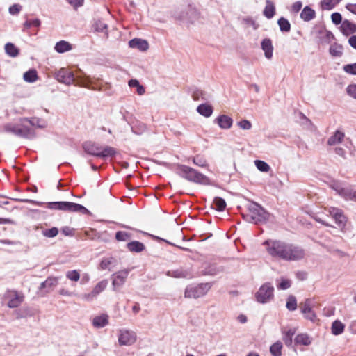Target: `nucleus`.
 I'll list each match as a JSON object with an SVG mask.
<instances>
[{
  "instance_id": "nucleus-1",
  "label": "nucleus",
  "mask_w": 356,
  "mask_h": 356,
  "mask_svg": "<svg viewBox=\"0 0 356 356\" xmlns=\"http://www.w3.org/2000/svg\"><path fill=\"white\" fill-rule=\"evenodd\" d=\"M267 252L273 257L284 261L300 260L305 257V250L296 245L281 241L269 240L264 243Z\"/></svg>"
},
{
  "instance_id": "nucleus-2",
  "label": "nucleus",
  "mask_w": 356,
  "mask_h": 356,
  "mask_svg": "<svg viewBox=\"0 0 356 356\" xmlns=\"http://www.w3.org/2000/svg\"><path fill=\"white\" fill-rule=\"evenodd\" d=\"M86 153L99 158L106 159L114 156L116 154L115 148L109 146H102L92 141H87L83 144Z\"/></svg>"
},
{
  "instance_id": "nucleus-3",
  "label": "nucleus",
  "mask_w": 356,
  "mask_h": 356,
  "mask_svg": "<svg viewBox=\"0 0 356 356\" xmlns=\"http://www.w3.org/2000/svg\"><path fill=\"white\" fill-rule=\"evenodd\" d=\"M55 76L59 82L63 83L66 85H70L77 81V84L86 87L87 84L90 82L89 76L86 74H83V76L77 75L75 77L72 72L65 68H62L56 72Z\"/></svg>"
},
{
  "instance_id": "nucleus-4",
  "label": "nucleus",
  "mask_w": 356,
  "mask_h": 356,
  "mask_svg": "<svg viewBox=\"0 0 356 356\" xmlns=\"http://www.w3.org/2000/svg\"><path fill=\"white\" fill-rule=\"evenodd\" d=\"M176 170L179 175L190 181L202 184H208V178L192 168L180 165L177 166Z\"/></svg>"
},
{
  "instance_id": "nucleus-5",
  "label": "nucleus",
  "mask_w": 356,
  "mask_h": 356,
  "mask_svg": "<svg viewBox=\"0 0 356 356\" xmlns=\"http://www.w3.org/2000/svg\"><path fill=\"white\" fill-rule=\"evenodd\" d=\"M248 209L249 213L243 216L244 218L248 222L254 223L264 222L268 218V213L257 203H250Z\"/></svg>"
},
{
  "instance_id": "nucleus-6",
  "label": "nucleus",
  "mask_w": 356,
  "mask_h": 356,
  "mask_svg": "<svg viewBox=\"0 0 356 356\" xmlns=\"http://www.w3.org/2000/svg\"><path fill=\"white\" fill-rule=\"evenodd\" d=\"M47 207L49 209L60 210L67 212H80L82 213H88L89 212L83 206L70 202H49Z\"/></svg>"
},
{
  "instance_id": "nucleus-7",
  "label": "nucleus",
  "mask_w": 356,
  "mask_h": 356,
  "mask_svg": "<svg viewBox=\"0 0 356 356\" xmlns=\"http://www.w3.org/2000/svg\"><path fill=\"white\" fill-rule=\"evenodd\" d=\"M274 298V286L270 282L263 284L255 293L257 301L261 304L271 301Z\"/></svg>"
},
{
  "instance_id": "nucleus-8",
  "label": "nucleus",
  "mask_w": 356,
  "mask_h": 356,
  "mask_svg": "<svg viewBox=\"0 0 356 356\" xmlns=\"http://www.w3.org/2000/svg\"><path fill=\"white\" fill-rule=\"evenodd\" d=\"M325 210L334 219L335 223L341 231L342 232H345L347 217L345 216L343 211L341 209L334 207H326L325 208Z\"/></svg>"
},
{
  "instance_id": "nucleus-9",
  "label": "nucleus",
  "mask_w": 356,
  "mask_h": 356,
  "mask_svg": "<svg viewBox=\"0 0 356 356\" xmlns=\"http://www.w3.org/2000/svg\"><path fill=\"white\" fill-rule=\"evenodd\" d=\"M332 188L338 195L347 201L356 202V188L353 186H342L339 183L334 182L332 184Z\"/></svg>"
},
{
  "instance_id": "nucleus-10",
  "label": "nucleus",
  "mask_w": 356,
  "mask_h": 356,
  "mask_svg": "<svg viewBox=\"0 0 356 356\" xmlns=\"http://www.w3.org/2000/svg\"><path fill=\"white\" fill-rule=\"evenodd\" d=\"M4 129L6 132H10L16 136L26 138H32L35 136L33 131L24 124L19 125L9 124L5 125Z\"/></svg>"
},
{
  "instance_id": "nucleus-11",
  "label": "nucleus",
  "mask_w": 356,
  "mask_h": 356,
  "mask_svg": "<svg viewBox=\"0 0 356 356\" xmlns=\"http://www.w3.org/2000/svg\"><path fill=\"white\" fill-rule=\"evenodd\" d=\"M208 283L200 284L197 286H188L185 290V297L189 298H198L204 296L210 289Z\"/></svg>"
},
{
  "instance_id": "nucleus-12",
  "label": "nucleus",
  "mask_w": 356,
  "mask_h": 356,
  "mask_svg": "<svg viewBox=\"0 0 356 356\" xmlns=\"http://www.w3.org/2000/svg\"><path fill=\"white\" fill-rule=\"evenodd\" d=\"M5 299L8 300V307L15 308L19 307L24 301V296L22 293L15 290H8L4 294Z\"/></svg>"
},
{
  "instance_id": "nucleus-13",
  "label": "nucleus",
  "mask_w": 356,
  "mask_h": 356,
  "mask_svg": "<svg viewBox=\"0 0 356 356\" xmlns=\"http://www.w3.org/2000/svg\"><path fill=\"white\" fill-rule=\"evenodd\" d=\"M137 339L136 332L131 330L121 329L119 330L118 343L120 346H131Z\"/></svg>"
},
{
  "instance_id": "nucleus-14",
  "label": "nucleus",
  "mask_w": 356,
  "mask_h": 356,
  "mask_svg": "<svg viewBox=\"0 0 356 356\" xmlns=\"http://www.w3.org/2000/svg\"><path fill=\"white\" fill-rule=\"evenodd\" d=\"M129 273V270L125 269L118 271L113 275L112 284L114 290H117L124 284Z\"/></svg>"
},
{
  "instance_id": "nucleus-15",
  "label": "nucleus",
  "mask_w": 356,
  "mask_h": 356,
  "mask_svg": "<svg viewBox=\"0 0 356 356\" xmlns=\"http://www.w3.org/2000/svg\"><path fill=\"white\" fill-rule=\"evenodd\" d=\"M301 312L305 315V317L312 321L316 319V314L312 310V301L307 299L304 302L300 305Z\"/></svg>"
},
{
  "instance_id": "nucleus-16",
  "label": "nucleus",
  "mask_w": 356,
  "mask_h": 356,
  "mask_svg": "<svg viewBox=\"0 0 356 356\" xmlns=\"http://www.w3.org/2000/svg\"><path fill=\"white\" fill-rule=\"evenodd\" d=\"M215 122L222 129H229L232 127L233 120L227 115H220L216 118Z\"/></svg>"
},
{
  "instance_id": "nucleus-17",
  "label": "nucleus",
  "mask_w": 356,
  "mask_h": 356,
  "mask_svg": "<svg viewBox=\"0 0 356 356\" xmlns=\"http://www.w3.org/2000/svg\"><path fill=\"white\" fill-rule=\"evenodd\" d=\"M129 45L131 48H136L140 51H145L148 49V42L140 38H134L129 42Z\"/></svg>"
},
{
  "instance_id": "nucleus-18",
  "label": "nucleus",
  "mask_w": 356,
  "mask_h": 356,
  "mask_svg": "<svg viewBox=\"0 0 356 356\" xmlns=\"http://www.w3.org/2000/svg\"><path fill=\"white\" fill-rule=\"evenodd\" d=\"M261 47L264 52L265 57L268 60L271 59L273 52L272 41L269 38H265L262 40Z\"/></svg>"
},
{
  "instance_id": "nucleus-19",
  "label": "nucleus",
  "mask_w": 356,
  "mask_h": 356,
  "mask_svg": "<svg viewBox=\"0 0 356 356\" xmlns=\"http://www.w3.org/2000/svg\"><path fill=\"white\" fill-rule=\"evenodd\" d=\"M341 31L346 36L353 34L356 32V24L345 19L341 25Z\"/></svg>"
},
{
  "instance_id": "nucleus-20",
  "label": "nucleus",
  "mask_w": 356,
  "mask_h": 356,
  "mask_svg": "<svg viewBox=\"0 0 356 356\" xmlns=\"http://www.w3.org/2000/svg\"><path fill=\"white\" fill-rule=\"evenodd\" d=\"M108 324V316L103 314L95 316L92 320V325L96 328H102Z\"/></svg>"
},
{
  "instance_id": "nucleus-21",
  "label": "nucleus",
  "mask_w": 356,
  "mask_h": 356,
  "mask_svg": "<svg viewBox=\"0 0 356 356\" xmlns=\"http://www.w3.org/2000/svg\"><path fill=\"white\" fill-rule=\"evenodd\" d=\"M345 137L344 133L340 131H336L333 135H332L327 140L329 145H335L341 143Z\"/></svg>"
},
{
  "instance_id": "nucleus-22",
  "label": "nucleus",
  "mask_w": 356,
  "mask_h": 356,
  "mask_svg": "<svg viewBox=\"0 0 356 356\" xmlns=\"http://www.w3.org/2000/svg\"><path fill=\"white\" fill-rule=\"evenodd\" d=\"M316 16L314 10L309 6H305L300 13V17L305 22H309L313 19Z\"/></svg>"
},
{
  "instance_id": "nucleus-23",
  "label": "nucleus",
  "mask_w": 356,
  "mask_h": 356,
  "mask_svg": "<svg viewBox=\"0 0 356 356\" xmlns=\"http://www.w3.org/2000/svg\"><path fill=\"white\" fill-rule=\"evenodd\" d=\"M213 108L211 105L207 104H202L197 108V111L205 118L210 117L213 113Z\"/></svg>"
},
{
  "instance_id": "nucleus-24",
  "label": "nucleus",
  "mask_w": 356,
  "mask_h": 356,
  "mask_svg": "<svg viewBox=\"0 0 356 356\" xmlns=\"http://www.w3.org/2000/svg\"><path fill=\"white\" fill-rule=\"evenodd\" d=\"M296 332V328H289L287 330L283 331V341L286 346L289 347L291 346L293 341L292 338Z\"/></svg>"
},
{
  "instance_id": "nucleus-25",
  "label": "nucleus",
  "mask_w": 356,
  "mask_h": 356,
  "mask_svg": "<svg viewBox=\"0 0 356 356\" xmlns=\"http://www.w3.org/2000/svg\"><path fill=\"white\" fill-rule=\"evenodd\" d=\"M275 13V8L274 3L270 0H266V6L263 13L264 15L268 19H270L274 16Z\"/></svg>"
},
{
  "instance_id": "nucleus-26",
  "label": "nucleus",
  "mask_w": 356,
  "mask_h": 356,
  "mask_svg": "<svg viewBox=\"0 0 356 356\" xmlns=\"http://www.w3.org/2000/svg\"><path fill=\"white\" fill-rule=\"evenodd\" d=\"M127 248L130 252H141L145 249V245L141 242L134 241L127 244Z\"/></svg>"
},
{
  "instance_id": "nucleus-27",
  "label": "nucleus",
  "mask_w": 356,
  "mask_h": 356,
  "mask_svg": "<svg viewBox=\"0 0 356 356\" xmlns=\"http://www.w3.org/2000/svg\"><path fill=\"white\" fill-rule=\"evenodd\" d=\"M58 53H64L72 49V45L67 41L61 40L57 42L54 47Z\"/></svg>"
},
{
  "instance_id": "nucleus-28",
  "label": "nucleus",
  "mask_w": 356,
  "mask_h": 356,
  "mask_svg": "<svg viewBox=\"0 0 356 356\" xmlns=\"http://www.w3.org/2000/svg\"><path fill=\"white\" fill-rule=\"evenodd\" d=\"M345 325L340 321H334L331 327L332 333L334 335H339L344 331Z\"/></svg>"
},
{
  "instance_id": "nucleus-29",
  "label": "nucleus",
  "mask_w": 356,
  "mask_h": 356,
  "mask_svg": "<svg viewBox=\"0 0 356 356\" xmlns=\"http://www.w3.org/2000/svg\"><path fill=\"white\" fill-rule=\"evenodd\" d=\"M295 343L296 344L303 345V346H309L311 344L312 341L310 337L307 334H299L295 338Z\"/></svg>"
},
{
  "instance_id": "nucleus-30",
  "label": "nucleus",
  "mask_w": 356,
  "mask_h": 356,
  "mask_svg": "<svg viewBox=\"0 0 356 356\" xmlns=\"http://www.w3.org/2000/svg\"><path fill=\"white\" fill-rule=\"evenodd\" d=\"M5 51L10 57H16L19 53V49L11 42H8L6 44Z\"/></svg>"
},
{
  "instance_id": "nucleus-31",
  "label": "nucleus",
  "mask_w": 356,
  "mask_h": 356,
  "mask_svg": "<svg viewBox=\"0 0 356 356\" xmlns=\"http://www.w3.org/2000/svg\"><path fill=\"white\" fill-rule=\"evenodd\" d=\"M330 54L334 57H339L343 54V47L341 44L334 43L330 47Z\"/></svg>"
},
{
  "instance_id": "nucleus-32",
  "label": "nucleus",
  "mask_w": 356,
  "mask_h": 356,
  "mask_svg": "<svg viewBox=\"0 0 356 356\" xmlns=\"http://www.w3.org/2000/svg\"><path fill=\"white\" fill-rule=\"evenodd\" d=\"M282 343L281 341H277L274 343L270 348V352L273 356L282 355Z\"/></svg>"
},
{
  "instance_id": "nucleus-33",
  "label": "nucleus",
  "mask_w": 356,
  "mask_h": 356,
  "mask_svg": "<svg viewBox=\"0 0 356 356\" xmlns=\"http://www.w3.org/2000/svg\"><path fill=\"white\" fill-rule=\"evenodd\" d=\"M23 78L25 81L33 83L38 79L37 72L35 70H31L24 74Z\"/></svg>"
},
{
  "instance_id": "nucleus-34",
  "label": "nucleus",
  "mask_w": 356,
  "mask_h": 356,
  "mask_svg": "<svg viewBox=\"0 0 356 356\" xmlns=\"http://www.w3.org/2000/svg\"><path fill=\"white\" fill-rule=\"evenodd\" d=\"M108 285V280H103L100 282H99L95 287L92 289L93 293H95L97 296H98L100 293H102L104 289L107 287Z\"/></svg>"
},
{
  "instance_id": "nucleus-35",
  "label": "nucleus",
  "mask_w": 356,
  "mask_h": 356,
  "mask_svg": "<svg viewBox=\"0 0 356 356\" xmlns=\"http://www.w3.org/2000/svg\"><path fill=\"white\" fill-rule=\"evenodd\" d=\"M192 97L195 101L207 100L208 99V95L207 92L200 89L194 90L193 92Z\"/></svg>"
},
{
  "instance_id": "nucleus-36",
  "label": "nucleus",
  "mask_w": 356,
  "mask_h": 356,
  "mask_svg": "<svg viewBox=\"0 0 356 356\" xmlns=\"http://www.w3.org/2000/svg\"><path fill=\"white\" fill-rule=\"evenodd\" d=\"M58 277H48L44 282L41 283L40 289L55 286L58 284Z\"/></svg>"
},
{
  "instance_id": "nucleus-37",
  "label": "nucleus",
  "mask_w": 356,
  "mask_h": 356,
  "mask_svg": "<svg viewBox=\"0 0 356 356\" xmlns=\"http://www.w3.org/2000/svg\"><path fill=\"white\" fill-rule=\"evenodd\" d=\"M340 1L341 0H323L321 2V8L324 10H331L338 4Z\"/></svg>"
},
{
  "instance_id": "nucleus-38",
  "label": "nucleus",
  "mask_w": 356,
  "mask_h": 356,
  "mask_svg": "<svg viewBox=\"0 0 356 356\" xmlns=\"http://www.w3.org/2000/svg\"><path fill=\"white\" fill-rule=\"evenodd\" d=\"M277 24L282 31L289 32L291 30V24L284 17L280 18Z\"/></svg>"
},
{
  "instance_id": "nucleus-39",
  "label": "nucleus",
  "mask_w": 356,
  "mask_h": 356,
  "mask_svg": "<svg viewBox=\"0 0 356 356\" xmlns=\"http://www.w3.org/2000/svg\"><path fill=\"white\" fill-rule=\"evenodd\" d=\"M291 286V281L289 279L282 277L277 284V288L279 290H286Z\"/></svg>"
},
{
  "instance_id": "nucleus-40",
  "label": "nucleus",
  "mask_w": 356,
  "mask_h": 356,
  "mask_svg": "<svg viewBox=\"0 0 356 356\" xmlns=\"http://www.w3.org/2000/svg\"><path fill=\"white\" fill-rule=\"evenodd\" d=\"M213 204L215 205L216 209L220 211H223L227 205L225 200L219 197L214 198Z\"/></svg>"
},
{
  "instance_id": "nucleus-41",
  "label": "nucleus",
  "mask_w": 356,
  "mask_h": 356,
  "mask_svg": "<svg viewBox=\"0 0 356 356\" xmlns=\"http://www.w3.org/2000/svg\"><path fill=\"white\" fill-rule=\"evenodd\" d=\"M66 277L72 282H78L80 280V273L77 270H68L66 272Z\"/></svg>"
},
{
  "instance_id": "nucleus-42",
  "label": "nucleus",
  "mask_w": 356,
  "mask_h": 356,
  "mask_svg": "<svg viewBox=\"0 0 356 356\" xmlns=\"http://www.w3.org/2000/svg\"><path fill=\"white\" fill-rule=\"evenodd\" d=\"M286 307L289 311H294L296 309L297 301L295 296H289L288 297Z\"/></svg>"
},
{
  "instance_id": "nucleus-43",
  "label": "nucleus",
  "mask_w": 356,
  "mask_h": 356,
  "mask_svg": "<svg viewBox=\"0 0 356 356\" xmlns=\"http://www.w3.org/2000/svg\"><path fill=\"white\" fill-rule=\"evenodd\" d=\"M254 163L257 169L261 172H267L270 170L269 165L263 161L256 160Z\"/></svg>"
},
{
  "instance_id": "nucleus-44",
  "label": "nucleus",
  "mask_w": 356,
  "mask_h": 356,
  "mask_svg": "<svg viewBox=\"0 0 356 356\" xmlns=\"http://www.w3.org/2000/svg\"><path fill=\"white\" fill-rule=\"evenodd\" d=\"M131 237V234L123 231L117 232L115 234V238L119 241H126Z\"/></svg>"
},
{
  "instance_id": "nucleus-45",
  "label": "nucleus",
  "mask_w": 356,
  "mask_h": 356,
  "mask_svg": "<svg viewBox=\"0 0 356 356\" xmlns=\"http://www.w3.org/2000/svg\"><path fill=\"white\" fill-rule=\"evenodd\" d=\"M237 126L243 130L251 129L252 123L248 120H242L236 123Z\"/></svg>"
},
{
  "instance_id": "nucleus-46",
  "label": "nucleus",
  "mask_w": 356,
  "mask_h": 356,
  "mask_svg": "<svg viewBox=\"0 0 356 356\" xmlns=\"http://www.w3.org/2000/svg\"><path fill=\"white\" fill-rule=\"evenodd\" d=\"M97 296L95 293H93V291L92 290L90 293H83L79 297L82 300L91 302L94 300Z\"/></svg>"
},
{
  "instance_id": "nucleus-47",
  "label": "nucleus",
  "mask_w": 356,
  "mask_h": 356,
  "mask_svg": "<svg viewBox=\"0 0 356 356\" xmlns=\"http://www.w3.org/2000/svg\"><path fill=\"white\" fill-rule=\"evenodd\" d=\"M344 72L351 75H356V63L348 64L343 67Z\"/></svg>"
},
{
  "instance_id": "nucleus-48",
  "label": "nucleus",
  "mask_w": 356,
  "mask_h": 356,
  "mask_svg": "<svg viewBox=\"0 0 356 356\" xmlns=\"http://www.w3.org/2000/svg\"><path fill=\"white\" fill-rule=\"evenodd\" d=\"M58 233V230L56 227H52L49 229L43 231V235L46 237L52 238L56 236Z\"/></svg>"
},
{
  "instance_id": "nucleus-49",
  "label": "nucleus",
  "mask_w": 356,
  "mask_h": 356,
  "mask_svg": "<svg viewBox=\"0 0 356 356\" xmlns=\"http://www.w3.org/2000/svg\"><path fill=\"white\" fill-rule=\"evenodd\" d=\"M193 162L196 165L200 167H205L207 165V161L203 157L197 156L193 159Z\"/></svg>"
},
{
  "instance_id": "nucleus-50",
  "label": "nucleus",
  "mask_w": 356,
  "mask_h": 356,
  "mask_svg": "<svg viewBox=\"0 0 356 356\" xmlns=\"http://www.w3.org/2000/svg\"><path fill=\"white\" fill-rule=\"evenodd\" d=\"M40 25V21L38 19H35L33 20H26L24 24V26L26 29H29L32 26L38 27Z\"/></svg>"
},
{
  "instance_id": "nucleus-51",
  "label": "nucleus",
  "mask_w": 356,
  "mask_h": 356,
  "mask_svg": "<svg viewBox=\"0 0 356 356\" xmlns=\"http://www.w3.org/2000/svg\"><path fill=\"white\" fill-rule=\"evenodd\" d=\"M347 94L356 99V84H350L346 88Z\"/></svg>"
},
{
  "instance_id": "nucleus-52",
  "label": "nucleus",
  "mask_w": 356,
  "mask_h": 356,
  "mask_svg": "<svg viewBox=\"0 0 356 356\" xmlns=\"http://www.w3.org/2000/svg\"><path fill=\"white\" fill-rule=\"evenodd\" d=\"M331 19H332V22L334 24H342V17H341V15L339 13H334L332 14L331 15Z\"/></svg>"
},
{
  "instance_id": "nucleus-53",
  "label": "nucleus",
  "mask_w": 356,
  "mask_h": 356,
  "mask_svg": "<svg viewBox=\"0 0 356 356\" xmlns=\"http://www.w3.org/2000/svg\"><path fill=\"white\" fill-rule=\"evenodd\" d=\"M67 1L75 10H76L79 7H81L84 3V0H67Z\"/></svg>"
},
{
  "instance_id": "nucleus-54",
  "label": "nucleus",
  "mask_w": 356,
  "mask_h": 356,
  "mask_svg": "<svg viewBox=\"0 0 356 356\" xmlns=\"http://www.w3.org/2000/svg\"><path fill=\"white\" fill-rule=\"evenodd\" d=\"M95 31L102 32L107 29V25L102 21H97L95 24Z\"/></svg>"
},
{
  "instance_id": "nucleus-55",
  "label": "nucleus",
  "mask_w": 356,
  "mask_h": 356,
  "mask_svg": "<svg viewBox=\"0 0 356 356\" xmlns=\"http://www.w3.org/2000/svg\"><path fill=\"white\" fill-rule=\"evenodd\" d=\"M112 264V259L110 258L103 259L100 263V268L102 270H106L109 268V266Z\"/></svg>"
},
{
  "instance_id": "nucleus-56",
  "label": "nucleus",
  "mask_w": 356,
  "mask_h": 356,
  "mask_svg": "<svg viewBox=\"0 0 356 356\" xmlns=\"http://www.w3.org/2000/svg\"><path fill=\"white\" fill-rule=\"evenodd\" d=\"M22 10V6L19 4H13L9 8V13L11 15H17Z\"/></svg>"
},
{
  "instance_id": "nucleus-57",
  "label": "nucleus",
  "mask_w": 356,
  "mask_h": 356,
  "mask_svg": "<svg viewBox=\"0 0 356 356\" xmlns=\"http://www.w3.org/2000/svg\"><path fill=\"white\" fill-rule=\"evenodd\" d=\"M302 7V2L300 1H298L292 4L291 10L293 13H297L301 10Z\"/></svg>"
},
{
  "instance_id": "nucleus-58",
  "label": "nucleus",
  "mask_w": 356,
  "mask_h": 356,
  "mask_svg": "<svg viewBox=\"0 0 356 356\" xmlns=\"http://www.w3.org/2000/svg\"><path fill=\"white\" fill-rule=\"evenodd\" d=\"M168 275H172V276L175 277H185L186 276V273L185 272L179 270L172 271V273L168 272Z\"/></svg>"
},
{
  "instance_id": "nucleus-59",
  "label": "nucleus",
  "mask_w": 356,
  "mask_h": 356,
  "mask_svg": "<svg viewBox=\"0 0 356 356\" xmlns=\"http://www.w3.org/2000/svg\"><path fill=\"white\" fill-rule=\"evenodd\" d=\"M61 232L65 236H72L74 233L73 229L69 227H64L61 229Z\"/></svg>"
},
{
  "instance_id": "nucleus-60",
  "label": "nucleus",
  "mask_w": 356,
  "mask_h": 356,
  "mask_svg": "<svg viewBox=\"0 0 356 356\" xmlns=\"http://www.w3.org/2000/svg\"><path fill=\"white\" fill-rule=\"evenodd\" d=\"M349 44L356 49V35H352L348 40Z\"/></svg>"
},
{
  "instance_id": "nucleus-61",
  "label": "nucleus",
  "mask_w": 356,
  "mask_h": 356,
  "mask_svg": "<svg viewBox=\"0 0 356 356\" xmlns=\"http://www.w3.org/2000/svg\"><path fill=\"white\" fill-rule=\"evenodd\" d=\"M140 85V83L136 79H131L129 81V86L131 88H137Z\"/></svg>"
},
{
  "instance_id": "nucleus-62",
  "label": "nucleus",
  "mask_w": 356,
  "mask_h": 356,
  "mask_svg": "<svg viewBox=\"0 0 356 356\" xmlns=\"http://www.w3.org/2000/svg\"><path fill=\"white\" fill-rule=\"evenodd\" d=\"M346 8L352 13L356 15V4H348Z\"/></svg>"
},
{
  "instance_id": "nucleus-63",
  "label": "nucleus",
  "mask_w": 356,
  "mask_h": 356,
  "mask_svg": "<svg viewBox=\"0 0 356 356\" xmlns=\"http://www.w3.org/2000/svg\"><path fill=\"white\" fill-rule=\"evenodd\" d=\"M335 152H336L338 155H339V156H342V157H344V156H345L346 152H345V150H344L343 148H341V147H337V148L335 149Z\"/></svg>"
},
{
  "instance_id": "nucleus-64",
  "label": "nucleus",
  "mask_w": 356,
  "mask_h": 356,
  "mask_svg": "<svg viewBox=\"0 0 356 356\" xmlns=\"http://www.w3.org/2000/svg\"><path fill=\"white\" fill-rule=\"evenodd\" d=\"M136 90L139 95H143L145 92V88L140 84L136 88Z\"/></svg>"
}]
</instances>
